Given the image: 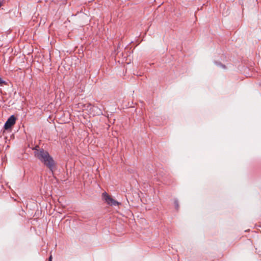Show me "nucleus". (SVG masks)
I'll return each instance as SVG.
<instances>
[{
  "mask_svg": "<svg viewBox=\"0 0 261 261\" xmlns=\"http://www.w3.org/2000/svg\"><path fill=\"white\" fill-rule=\"evenodd\" d=\"M1 5H2V4H1V3H0V7L1 6Z\"/></svg>",
  "mask_w": 261,
  "mask_h": 261,
  "instance_id": "0eeeda50",
  "label": "nucleus"
},
{
  "mask_svg": "<svg viewBox=\"0 0 261 261\" xmlns=\"http://www.w3.org/2000/svg\"><path fill=\"white\" fill-rule=\"evenodd\" d=\"M175 206H176V208H178V203H177V201H175Z\"/></svg>",
  "mask_w": 261,
  "mask_h": 261,
  "instance_id": "20e7f679",
  "label": "nucleus"
},
{
  "mask_svg": "<svg viewBox=\"0 0 261 261\" xmlns=\"http://www.w3.org/2000/svg\"><path fill=\"white\" fill-rule=\"evenodd\" d=\"M15 121L16 118L14 117V116L12 115L11 116H10L5 124V129H7L10 128L15 124Z\"/></svg>",
  "mask_w": 261,
  "mask_h": 261,
  "instance_id": "7ed1b4c3",
  "label": "nucleus"
},
{
  "mask_svg": "<svg viewBox=\"0 0 261 261\" xmlns=\"http://www.w3.org/2000/svg\"><path fill=\"white\" fill-rule=\"evenodd\" d=\"M4 82L3 81V80H2V79L0 77V84H3L4 83Z\"/></svg>",
  "mask_w": 261,
  "mask_h": 261,
  "instance_id": "39448f33",
  "label": "nucleus"
},
{
  "mask_svg": "<svg viewBox=\"0 0 261 261\" xmlns=\"http://www.w3.org/2000/svg\"><path fill=\"white\" fill-rule=\"evenodd\" d=\"M103 199L106 202L111 206H116L120 204V203L116 201L109 196L106 192H104L102 194Z\"/></svg>",
  "mask_w": 261,
  "mask_h": 261,
  "instance_id": "f03ea898",
  "label": "nucleus"
},
{
  "mask_svg": "<svg viewBox=\"0 0 261 261\" xmlns=\"http://www.w3.org/2000/svg\"><path fill=\"white\" fill-rule=\"evenodd\" d=\"M35 156L46 166L51 171L55 167V162L48 152L43 149L37 150L34 152Z\"/></svg>",
  "mask_w": 261,
  "mask_h": 261,
  "instance_id": "f257e3e1",
  "label": "nucleus"
},
{
  "mask_svg": "<svg viewBox=\"0 0 261 261\" xmlns=\"http://www.w3.org/2000/svg\"><path fill=\"white\" fill-rule=\"evenodd\" d=\"M48 261H52V255H50L49 259H48Z\"/></svg>",
  "mask_w": 261,
  "mask_h": 261,
  "instance_id": "423d86ee",
  "label": "nucleus"
}]
</instances>
